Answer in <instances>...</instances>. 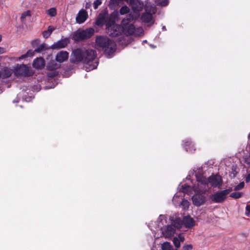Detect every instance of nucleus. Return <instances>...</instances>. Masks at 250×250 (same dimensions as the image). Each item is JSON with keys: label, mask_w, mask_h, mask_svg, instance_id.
Here are the masks:
<instances>
[{"label": "nucleus", "mask_w": 250, "mask_h": 250, "mask_svg": "<svg viewBox=\"0 0 250 250\" xmlns=\"http://www.w3.org/2000/svg\"><path fill=\"white\" fill-rule=\"evenodd\" d=\"M94 33V29L88 28L85 30H78L73 34L72 39L76 42L86 40L91 38Z\"/></svg>", "instance_id": "20e7f679"}, {"label": "nucleus", "mask_w": 250, "mask_h": 250, "mask_svg": "<svg viewBox=\"0 0 250 250\" xmlns=\"http://www.w3.org/2000/svg\"><path fill=\"white\" fill-rule=\"evenodd\" d=\"M179 196H178L177 195H174V196L173 197L172 201H173V203L175 204V205H176V204L178 203L177 199L179 198Z\"/></svg>", "instance_id": "79ce46f5"}, {"label": "nucleus", "mask_w": 250, "mask_h": 250, "mask_svg": "<svg viewBox=\"0 0 250 250\" xmlns=\"http://www.w3.org/2000/svg\"><path fill=\"white\" fill-rule=\"evenodd\" d=\"M106 31L109 36L111 37H116L122 33L121 25L116 24L112 21L110 24L107 23Z\"/></svg>", "instance_id": "423d86ee"}, {"label": "nucleus", "mask_w": 250, "mask_h": 250, "mask_svg": "<svg viewBox=\"0 0 250 250\" xmlns=\"http://www.w3.org/2000/svg\"><path fill=\"white\" fill-rule=\"evenodd\" d=\"M49 48L47 46L46 44L45 43H43L40 44L37 48H36L34 52H41L42 51L46 50Z\"/></svg>", "instance_id": "a878e982"}, {"label": "nucleus", "mask_w": 250, "mask_h": 250, "mask_svg": "<svg viewBox=\"0 0 250 250\" xmlns=\"http://www.w3.org/2000/svg\"><path fill=\"white\" fill-rule=\"evenodd\" d=\"M177 237L179 239V240L181 241V242H183L185 240V237H184L183 234H182V233H180L178 235V236Z\"/></svg>", "instance_id": "37998d69"}, {"label": "nucleus", "mask_w": 250, "mask_h": 250, "mask_svg": "<svg viewBox=\"0 0 250 250\" xmlns=\"http://www.w3.org/2000/svg\"><path fill=\"white\" fill-rule=\"evenodd\" d=\"M51 34L49 33L47 30L44 31L42 32V35L44 38H47L50 36Z\"/></svg>", "instance_id": "a19ab883"}, {"label": "nucleus", "mask_w": 250, "mask_h": 250, "mask_svg": "<svg viewBox=\"0 0 250 250\" xmlns=\"http://www.w3.org/2000/svg\"><path fill=\"white\" fill-rule=\"evenodd\" d=\"M46 14L51 17H55L57 15V11L55 8H51L46 11Z\"/></svg>", "instance_id": "bb28decb"}, {"label": "nucleus", "mask_w": 250, "mask_h": 250, "mask_svg": "<svg viewBox=\"0 0 250 250\" xmlns=\"http://www.w3.org/2000/svg\"><path fill=\"white\" fill-rule=\"evenodd\" d=\"M150 46H151L152 47H153V48H154V47L153 45H151Z\"/></svg>", "instance_id": "864d4df0"}, {"label": "nucleus", "mask_w": 250, "mask_h": 250, "mask_svg": "<svg viewBox=\"0 0 250 250\" xmlns=\"http://www.w3.org/2000/svg\"><path fill=\"white\" fill-rule=\"evenodd\" d=\"M102 3V0H95L93 3V6L95 9H97L99 6H100Z\"/></svg>", "instance_id": "e433bc0d"}, {"label": "nucleus", "mask_w": 250, "mask_h": 250, "mask_svg": "<svg viewBox=\"0 0 250 250\" xmlns=\"http://www.w3.org/2000/svg\"><path fill=\"white\" fill-rule=\"evenodd\" d=\"M231 191V188H229L223 190L218 191L211 195L210 197L211 200L214 203H222L227 199V195Z\"/></svg>", "instance_id": "39448f33"}, {"label": "nucleus", "mask_w": 250, "mask_h": 250, "mask_svg": "<svg viewBox=\"0 0 250 250\" xmlns=\"http://www.w3.org/2000/svg\"><path fill=\"white\" fill-rule=\"evenodd\" d=\"M163 29L164 30H166V27H165V26H164V27H163Z\"/></svg>", "instance_id": "3c124183"}, {"label": "nucleus", "mask_w": 250, "mask_h": 250, "mask_svg": "<svg viewBox=\"0 0 250 250\" xmlns=\"http://www.w3.org/2000/svg\"><path fill=\"white\" fill-rule=\"evenodd\" d=\"M175 224H177L178 228H180L184 225L186 228H191L195 225V221L190 216H186L182 220L180 218L176 219Z\"/></svg>", "instance_id": "0eeeda50"}, {"label": "nucleus", "mask_w": 250, "mask_h": 250, "mask_svg": "<svg viewBox=\"0 0 250 250\" xmlns=\"http://www.w3.org/2000/svg\"><path fill=\"white\" fill-rule=\"evenodd\" d=\"M173 243L174 245V246L176 248H179L180 247V243L181 241L179 240V239L177 237H175L173 239Z\"/></svg>", "instance_id": "f704fd0d"}, {"label": "nucleus", "mask_w": 250, "mask_h": 250, "mask_svg": "<svg viewBox=\"0 0 250 250\" xmlns=\"http://www.w3.org/2000/svg\"><path fill=\"white\" fill-rule=\"evenodd\" d=\"M245 215L247 216H250V205H248L246 207Z\"/></svg>", "instance_id": "ea45409f"}, {"label": "nucleus", "mask_w": 250, "mask_h": 250, "mask_svg": "<svg viewBox=\"0 0 250 250\" xmlns=\"http://www.w3.org/2000/svg\"><path fill=\"white\" fill-rule=\"evenodd\" d=\"M196 178V184L193 186V190L195 192L205 193L209 189L207 179L202 174L195 175Z\"/></svg>", "instance_id": "7ed1b4c3"}, {"label": "nucleus", "mask_w": 250, "mask_h": 250, "mask_svg": "<svg viewBox=\"0 0 250 250\" xmlns=\"http://www.w3.org/2000/svg\"><path fill=\"white\" fill-rule=\"evenodd\" d=\"M68 56L69 54L67 51H61L57 54L55 60L59 63L63 62L68 59Z\"/></svg>", "instance_id": "f3484780"}, {"label": "nucleus", "mask_w": 250, "mask_h": 250, "mask_svg": "<svg viewBox=\"0 0 250 250\" xmlns=\"http://www.w3.org/2000/svg\"><path fill=\"white\" fill-rule=\"evenodd\" d=\"M168 0H164L160 2V5L163 6H166L168 4Z\"/></svg>", "instance_id": "a18cd8bd"}, {"label": "nucleus", "mask_w": 250, "mask_h": 250, "mask_svg": "<svg viewBox=\"0 0 250 250\" xmlns=\"http://www.w3.org/2000/svg\"><path fill=\"white\" fill-rule=\"evenodd\" d=\"M180 206L184 209L187 210L189 206L190 205L189 202L186 199H182V201H180Z\"/></svg>", "instance_id": "393cba45"}, {"label": "nucleus", "mask_w": 250, "mask_h": 250, "mask_svg": "<svg viewBox=\"0 0 250 250\" xmlns=\"http://www.w3.org/2000/svg\"><path fill=\"white\" fill-rule=\"evenodd\" d=\"M60 66V64L57 63L54 61H52L47 64V68L49 70H56Z\"/></svg>", "instance_id": "5701e85b"}, {"label": "nucleus", "mask_w": 250, "mask_h": 250, "mask_svg": "<svg viewBox=\"0 0 250 250\" xmlns=\"http://www.w3.org/2000/svg\"><path fill=\"white\" fill-rule=\"evenodd\" d=\"M4 53V48L0 47V54Z\"/></svg>", "instance_id": "09e8293b"}, {"label": "nucleus", "mask_w": 250, "mask_h": 250, "mask_svg": "<svg viewBox=\"0 0 250 250\" xmlns=\"http://www.w3.org/2000/svg\"><path fill=\"white\" fill-rule=\"evenodd\" d=\"M119 12L121 15H125L129 12V9L127 6L125 5L120 8Z\"/></svg>", "instance_id": "c85d7f7f"}, {"label": "nucleus", "mask_w": 250, "mask_h": 250, "mask_svg": "<svg viewBox=\"0 0 250 250\" xmlns=\"http://www.w3.org/2000/svg\"><path fill=\"white\" fill-rule=\"evenodd\" d=\"M235 174H234L233 177H235Z\"/></svg>", "instance_id": "4d7b16f0"}, {"label": "nucleus", "mask_w": 250, "mask_h": 250, "mask_svg": "<svg viewBox=\"0 0 250 250\" xmlns=\"http://www.w3.org/2000/svg\"><path fill=\"white\" fill-rule=\"evenodd\" d=\"M208 184H210L213 187H220L222 185V179L220 176L213 175L207 179Z\"/></svg>", "instance_id": "4468645a"}, {"label": "nucleus", "mask_w": 250, "mask_h": 250, "mask_svg": "<svg viewBox=\"0 0 250 250\" xmlns=\"http://www.w3.org/2000/svg\"><path fill=\"white\" fill-rule=\"evenodd\" d=\"M192 189L193 187L186 184H184L182 186L181 190L183 193L189 194Z\"/></svg>", "instance_id": "b1692460"}, {"label": "nucleus", "mask_w": 250, "mask_h": 250, "mask_svg": "<svg viewBox=\"0 0 250 250\" xmlns=\"http://www.w3.org/2000/svg\"><path fill=\"white\" fill-rule=\"evenodd\" d=\"M12 70L7 67H4L0 72V77L3 79L9 77L12 74Z\"/></svg>", "instance_id": "aec40b11"}, {"label": "nucleus", "mask_w": 250, "mask_h": 250, "mask_svg": "<svg viewBox=\"0 0 250 250\" xmlns=\"http://www.w3.org/2000/svg\"><path fill=\"white\" fill-rule=\"evenodd\" d=\"M91 6V1H89V2H86L85 4V6H84V7H85V10H87V9H90V7Z\"/></svg>", "instance_id": "c03bdc74"}, {"label": "nucleus", "mask_w": 250, "mask_h": 250, "mask_svg": "<svg viewBox=\"0 0 250 250\" xmlns=\"http://www.w3.org/2000/svg\"><path fill=\"white\" fill-rule=\"evenodd\" d=\"M96 45L101 47L106 55L110 56L116 49V45L108 37L104 36H98L96 39Z\"/></svg>", "instance_id": "f257e3e1"}, {"label": "nucleus", "mask_w": 250, "mask_h": 250, "mask_svg": "<svg viewBox=\"0 0 250 250\" xmlns=\"http://www.w3.org/2000/svg\"><path fill=\"white\" fill-rule=\"evenodd\" d=\"M84 52L83 63H89L91 62H92L96 57V52L93 49L84 50Z\"/></svg>", "instance_id": "ddd939ff"}, {"label": "nucleus", "mask_w": 250, "mask_h": 250, "mask_svg": "<svg viewBox=\"0 0 250 250\" xmlns=\"http://www.w3.org/2000/svg\"><path fill=\"white\" fill-rule=\"evenodd\" d=\"M152 19V15L149 12H145L144 13L142 16L141 19L145 22H149L151 21Z\"/></svg>", "instance_id": "4be33fe9"}, {"label": "nucleus", "mask_w": 250, "mask_h": 250, "mask_svg": "<svg viewBox=\"0 0 250 250\" xmlns=\"http://www.w3.org/2000/svg\"><path fill=\"white\" fill-rule=\"evenodd\" d=\"M112 21H108V15L106 13H100L96 21V24L98 26H102L104 24L107 25V23L110 24Z\"/></svg>", "instance_id": "2eb2a0df"}, {"label": "nucleus", "mask_w": 250, "mask_h": 250, "mask_svg": "<svg viewBox=\"0 0 250 250\" xmlns=\"http://www.w3.org/2000/svg\"><path fill=\"white\" fill-rule=\"evenodd\" d=\"M135 15L134 16L131 14H129L122 21L121 25L122 32L126 35H132L135 32V27L133 24L130 23V21L138 18V14L135 13Z\"/></svg>", "instance_id": "f03ea898"}, {"label": "nucleus", "mask_w": 250, "mask_h": 250, "mask_svg": "<svg viewBox=\"0 0 250 250\" xmlns=\"http://www.w3.org/2000/svg\"><path fill=\"white\" fill-rule=\"evenodd\" d=\"M34 55V52L32 50H28L25 54H24L23 55H21L19 59H23L24 58H25L27 57H32Z\"/></svg>", "instance_id": "473e14b6"}, {"label": "nucleus", "mask_w": 250, "mask_h": 250, "mask_svg": "<svg viewBox=\"0 0 250 250\" xmlns=\"http://www.w3.org/2000/svg\"><path fill=\"white\" fill-rule=\"evenodd\" d=\"M245 180L247 183H248L250 181V173L247 175Z\"/></svg>", "instance_id": "de8ad7c7"}, {"label": "nucleus", "mask_w": 250, "mask_h": 250, "mask_svg": "<svg viewBox=\"0 0 250 250\" xmlns=\"http://www.w3.org/2000/svg\"><path fill=\"white\" fill-rule=\"evenodd\" d=\"M144 34L143 29L141 27L135 28V32H134L133 35H134L136 36H142Z\"/></svg>", "instance_id": "c756f323"}, {"label": "nucleus", "mask_w": 250, "mask_h": 250, "mask_svg": "<svg viewBox=\"0 0 250 250\" xmlns=\"http://www.w3.org/2000/svg\"><path fill=\"white\" fill-rule=\"evenodd\" d=\"M88 14L86 10L82 9L79 11L77 16L76 17V21L78 23H82L86 20Z\"/></svg>", "instance_id": "a211bd4d"}, {"label": "nucleus", "mask_w": 250, "mask_h": 250, "mask_svg": "<svg viewBox=\"0 0 250 250\" xmlns=\"http://www.w3.org/2000/svg\"><path fill=\"white\" fill-rule=\"evenodd\" d=\"M90 12H91V11H92L91 9H90Z\"/></svg>", "instance_id": "5fc2aeb1"}, {"label": "nucleus", "mask_w": 250, "mask_h": 250, "mask_svg": "<svg viewBox=\"0 0 250 250\" xmlns=\"http://www.w3.org/2000/svg\"><path fill=\"white\" fill-rule=\"evenodd\" d=\"M130 4L134 11L133 13L131 14L134 16L135 13H137L139 17V12L141 11L144 7L143 2L140 0H130Z\"/></svg>", "instance_id": "9b49d317"}, {"label": "nucleus", "mask_w": 250, "mask_h": 250, "mask_svg": "<svg viewBox=\"0 0 250 250\" xmlns=\"http://www.w3.org/2000/svg\"><path fill=\"white\" fill-rule=\"evenodd\" d=\"M177 227V224L174 222V225H167L162 229L163 235L166 237H170L173 235L176 231V228Z\"/></svg>", "instance_id": "1a4fd4ad"}, {"label": "nucleus", "mask_w": 250, "mask_h": 250, "mask_svg": "<svg viewBox=\"0 0 250 250\" xmlns=\"http://www.w3.org/2000/svg\"><path fill=\"white\" fill-rule=\"evenodd\" d=\"M15 74L19 76H30L33 72L30 70L28 67L25 64L20 65L15 70Z\"/></svg>", "instance_id": "9d476101"}, {"label": "nucleus", "mask_w": 250, "mask_h": 250, "mask_svg": "<svg viewBox=\"0 0 250 250\" xmlns=\"http://www.w3.org/2000/svg\"><path fill=\"white\" fill-rule=\"evenodd\" d=\"M31 16V12L29 10H27L24 12H23L21 17V21L23 22L25 20L26 17L28 16L30 17Z\"/></svg>", "instance_id": "7c9ffc66"}, {"label": "nucleus", "mask_w": 250, "mask_h": 250, "mask_svg": "<svg viewBox=\"0 0 250 250\" xmlns=\"http://www.w3.org/2000/svg\"><path fill=\"white\" fill-rule=\"evenodd\" d=\"M55 29V28L54 27H53L52 26H49L48 27V29H47V31L49 32V33H50L51 34L52 31L53 30H54Z\"/></svg>", "instance_id": "49530a36"}, {"label": "nucleus", "mask_w": 250, "mask_h": 250, "mask_svg": "<svg viewBox=\"0 0 250 250\" xmlns=\"http://www.w3.org/2000/svg\"><path fill=\"white\" fill-rule=\"evenodd\" d=\"M98 65V62H95L93 64L89 65V67H86V70L87 71L96 69Z\"/></svg>", "instance_id": "72a5a7b5"}, {"label": "nucleus", "mask_w": 250, "mask_h": 250, "mask_svg": "<svg viewBox=\"0 0 250 250\" xmlns=\"http://www.w3.org/2000/svg\"><path fill=\"white\" fill-rule=\"evenodd\" d=\"M1 39H2V37L1 35H0V42H1Z\"/></svg>", "instance_id": "8fccbe9b"}, {"label": "nucleus", "mask_w": 250, "mask_h": 250, "mask_svg": "<svg viewBox=\"0 0 250 250\" xmlns=\"http://www.w3.org/2000/svg\"><path fill=\"white\" fill-rule=\"evenodd\" d=\"M184 146L187 151L192 152L195 150L192 143L189 140L185 141Z\"/></svg>", "instance_id": "412c9836"}, {"label": "nucleus", "mask_w": 250, "mask_h": 250, "mask_svg": "<svg viewBox=\"0 0 250 250\" xmlns=\"http://www.w3.org/2000/svg\"><path fill=\"white\" fill-rule=\"evenodd\" d=\"M242 195V192H232L230 194V197L234 199H238L241 197Z\"/></svg>", "instance_id": "2f4dec72"}, {"label": "nucleus", "mask_w": 250, "mask_h": 250, "mask_svg": "<svg viewBox=\"0 0 250 250\" xmlns=\"http://www.w3.org/2000/svg\"><path fill=\"white\" fill-rule=\"evenodd\" d=\"M84 50L77 48L73 50L71 56L70 61L73 63H77L79 62H83V59L84 56Z\"/></svg>", "instance_id": "6e6552de"}, {"label": "nucleus", "mask_w": 250, "mask_h": 250, "mask_svg": "<svg viewBox=\"0 0 250 250\" xmlns=\"http://www.w3.org/2000/svg\"><path fill=\"white\" fill-rule=\"evenodd\" d=\"M244 185L245 183L244 182H240L238 185L234 187V190L236 191L239 190L244 188Z\"/></svg>", "instance_id": "c9c22d12"}, {"label": "nucleus", "mask_w": 250, "mask_h": 250, "mask_svg": "<svg viewBox=\"0 0 250 250\" xmlns=\"http://www.w3.org/2000/svg\"><path fill=\"white\" fill-rule=\"evenodd\" d=\"M163 217V216H162V215H160V218L161 217Z\"/></svg>", "instance_id": "603ef678"}, {"label": "nucleus", "mask_w": 250, "mask_h": 250, "mask_svg": "<svg viewBox=\"0 0 250 250\" xmlns=\"http://www.w3.org/2000/svg\"><path fill=\"white\" fill-rule=\"evenodd\" d=\"M45 65V61L42 58L40 57L34 60L33 62V66L36 69H40Z\"/></svg>", "instance_id": "6ab92c4d"}, {"label": "nucleus", "mask_w": 250, "mask_h": 250, "mask_svg": "<svg viewBox=\"0 0 250 250\" xmlns=\"http://www.w3.org/2000/svg\"><path fill=\"white\" fill-rule=\"evenodd\" d=\"M193 246L191 244L184 245L182 247V250H192Z\"/></svg>", "instance_id": "58836bf2"}, {"label": "nucleus", "mask_w": 250, "mask_h": 250, "mask_svg": "<svg viewBox=\"0 0 250 250\" xmlns=\"http://www.w3.org/2000/svg\"><path fill=\"white\" fill-rule=\"evenodd\" d=\"M69 42V40L67 38L62 39L56 42H54L52 45L51 48L53 49H60L65 47Z\"/></svg>", "instance_id": "dca6fc26"}, {"label": "nucleus", "mask_w": 250, "mask_h": 250, "mask_svg": "<svg viewBox=\"0 0 250 250\" xmlns=\"http://www.w3.org/2000/svg\"><path fill=\"white\" fill-rule=\"evenodd\" d=\"M58 74V72L55 70H51L50 72H49L47 73V75L48 77H54L57 76Z\"/></svg>", "instance_id": "4c0bfd02"}, {"label": "nucleus", "mask_w": 250, "mask_h": 250, "mask_svg": "<svg viewBox=\"0 0 250 250\" xmlns=\"http://www.w3.org/2000/svg\"><path fill=\"white\" fill-rule=\"evenodd\" d=\"M162 250H172V246L171 245L170 243L166 242L164 243L162 245Z\"/></svg>", "instance_id": "cd10ccee"}, {"label": "nucleus", "mask_w": 250, "mask_h": 250, "mask_svg": "<svg viewBox=\"0 0 250 250\" xmlns=\"http://www.w3.org/2000/svg\"><path fill=\"white\" fill-rule=\"evenodd\" d=\"M204 193L195 192L192 197L193 204L197 207L203 205L206 201V197Z\"/></svg>", "instance_id": "f8f14e48"}, {"label": "nucleus", "mask_w": 250, "mask_h": 250, "mask_svg": "<svg viewBox=\"0 0 250 250\" xmlns=\"http://www.w3.org/2000/svg\"><path fill=\"white\" fill-rule=\"evenodd\" d=\"M250 135L248 136V138H250Z\"/></svg>", "instance_id": "6e6d98bb"}]
</instances>
